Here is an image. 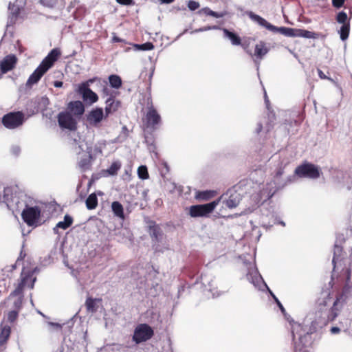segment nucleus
<instances>
[{
    "label": "nucleus",
    "instance_id": "1",
    "mask_svg": "<svg viewBox=\"0 0 352 352\" xmlns=\"http://www.w3.org/2000/svg\"><path fill=\"white\" fill-rule=\"evenodd\" d=\"M346 298V289L344 288L336 294L331 307L327 309V307L331 300V293L329 291H322L316 302L318 312L322 318L320 322L327 324L335 320L342 309Z\"/></svg>",
    "mask_w": 352,
    "mask_h": 352
},
{
    "label": "nucleus",
    "instance_id": "2",
    "mask_svg": "<svg viewBox=\"0 0 352 352\" xmlns=\"http://www.w3.org/2000/svg\"><path fill=\"white\" fill-rule=\"evenodd\" d=\"M60 55L61 52L58 48L52 50L41 61L38 67L30 76L26 82V87L31 88L32 85L36 84L43 76L54 65Z\"/></svg>",
    "mask_w": 352,
    "mask_h": 352
},
{
    "label": "nucleus",
    "instance_id": "3",
    "mask_svg": "<svg viewBox=\"0 0 352 352\" xmlns=\"http://www.w3.org/2000/svg\"><path fill=\"white\" fill-rule=\"evenodd\" d=\"M142 122L145 131L152 133L159 129L162 124V118L153 105L148 107L146 113L142 118Z\"/></svg>",
    "mask_w": 352,
    "mask_h": 352
},
{
    "label": "nucleus",
    "instance_id": "4",
    "mask_svg": "<svg viewBox=\"0 0 352 352\" xmlns=\"http://www.w3.org/2000/svg\"><path fill=\"white\" fill-rule=\"evenodd\" d=\"M223 196L205 204L192 205L189 207L188 214L192 218L208 217L219 204Z\"/></svg>",
    "mask_w": 352,
    "mask_h": 352
},
{
    "label": "nucleus",
    "instance_id": "5",
    "mask_svg": "<svg viewBox=\"0 0 352 352\" xmlns=\"http://www.w3.org/2000/svg\"><path fill=\"white\" fill-rule=\"evenodd\" d=\"M34 273L32 270L23 268L21 273L20 282L11 294L14 296L21 295L25 287L33 289L36 280V278L34 276Z\"/></svg>",
    "mask_w": 352,
    "mask_h": 352
},
{
    "label": "nucleus",
    "instance_id": "6",
    "mask_svg": "<svg viewBox=\"0 0 352 352\" xmlns=\"http://www.w3.org/2000/svg\"><path fill=\"white\" fill-rule=\"evenodd\" d=\"M281 34L289 37H303L307 38H325V35L320 32H311L303 29H296L287 27H282Z\"/></svg>",
    "mask_w": 352,
    "mask_h": 352
},
{
    "label": "nucleus",
    "instance_id": "7",
    "mask_svg": "<svg viewBox=\"0 0 352 352\" xmlns=\"http://www.w3.org/2000/svg\"><path fill=\"white\" fill-rule=\"evenodd\" d=\"M154 335V331L146 323L139 324L134 329L133 341L138 344L150 340Z\"/></svg>",
    "mask_w": 352,
    "mask_h": 352
},
{
    "label": "nucleus",
    "instance_id": "8",
    "mask_svg": "<svg viewBox=\"0 0 352 352\" xmlns=\"http://www.w3.org/2000/svg\"><path fill=\"white\" fill-rule=\"evenodd\" d=\"M302 330V327L299 324H295L292 326V336L294 344V352H306V348L311 343V335L308 333L300 335L298 341H295V331Z\"/></svg>",
    "mask_w": 352,
    "mask_h": 352
},
{
    "label": "nucleus",
    "instance_id": "9",
    "mask_svg": "<svg viewBox=\"0 0 352 352\" xmlns=\"http://www.w3.org/2000/svg\"><path fill=\"white\" fill-rule=\"evenodd\" d=\"M25 116L21 111L10 112L3 116L2 124L9 129H16L23 124Z\"/></svg>",
    "mask_w": 352,
    "mask_h": 352
},
{
    "label": "nucleus",
    "instance_id": "10",
    "mask_svg": "<svg viewBox=\"0 0 352 352\" xmlns=\"http://www.w3.org/2000/svg\"><path fill=\"white\" fill-rule=\"evenodd\" d=\"M295 174L299 177L317 179L320 177V170L316 165L305 162L296 168Z\"/></svg>",
    "mask_w": 352,
    "mask_h": 352
},
{
    "label": "nucleus",
    "instance_id": "11",
    "mask_svg": "<svg viewBox=\"0 0 352 352\" xmlns=\"http://www.w3.org/2000/svg\"><path fill=\"white\" fill-rule=\"evenodd\" d=\"M41 210L38 206H27L21 212L23 221L29 226H36L41 218Z\"/></svg>",
    "mask_w": 352,
    "mask_h": 352
},
{
    "label": "nucleus",
    "instance_id": "12",
    "mask_svg": "<svg viewBox=\"0 0 352 352\" xmlns=\"http://www.w3.org/2000/svg\"><path fill=\"white\" fill-rule=\"evenodd\" d=\"M94 82V79H89L81 83L78 89V92L82 96V100L85 102H89L90 104L98 100V95L89 88V84Z\"/></svg>",
    "mask_w": 352,
    "mask_h": 352
},
{
    "label": "nucleus",
    "instance_id": "13",
    "mask_svg": "<svg viewBox=\"0 0 352 352\" xmlns=\"http://www.w3.org/2000/svg\"><path fill=\"white\" fill-rule=\"evenodd\" d=\"M3 199L8 208L12 210V212H19L23 206V203L20 201L19 197L16 194H13L10 188L4 190Z\"/></svg>",
    "mask_w": 352,
    "mask_h": 352
},
{
    "label": "nucleus",
    "instance_id": "14",
    "mask_svg": "<svg viewBox=\"0 0 352 352\" xmlns=\"http://www.w3.org/2000/svg\"><path fill=\"white\" fill-rule=\"evenodd\" d=\"M58 122L60 128L69 131H76L78 126V119L69 112L61 111L57 116Z\"/></svg>",
    "mask_w": 352,
    "mask_h": 352
},
{
    "label": "nucleus",
    "instance_id": "15",
    "mask_svg": "<svg viewBox=\"0 0 352 352\" xmlns=\"http://www.w3.org/2000/svg\"><path fill=\"white\" fill-rule=\"evenodd\" d=\"M246 15L253 21L254 22L258 23L259 25L265 28L267 30L274 32H279L281 34L282 27H276L269 22H267L264 18L261 16L254 13L252 11H247L245 12Z\"/></svg>",
    "mask_w": 352,
    "mask_h": 352
},
{
    "label": "nucleus",
    "instance_id": "16",
    "mask_svg": "<svg viewBox=\"0 0 352 352\" xmlns=\"http://www.w3.org/2000/svg\"><path fill=\"white\" fill-rule=\"evenodd\" d=\"M65 111L79 120L85 113V106L80 100L71 101L67 104Z\"/></svg>",
    "mask_w": 352,
    "mask_h": 352
},
{
    "label": "nucleus",
    "instance_id": "17",
    "mask_svg": "<svg viewBox=\"0 0 352 352\" xmlns=\"http://www.w3.org/2000/svg\"><path fill=\"white\" fill-rule=\"evenodd\" d=\"M17 63V58L14 54H9L4 57L0 64V73L1 76L12 70Z\"/></svg>",
    "mask_w": 352,
    "mask_h": 352
},
{
    "label": "nucleus",
    "instance_id": "18",
    "mask_svg": "<svg viewBox=\"0 0 352 352\" xmlns=\"http://www.w3.org/2000/svg\"><path fill=\"white\" fill-rule=\"evenodd\" d=\"M104 118L103 109L100 107L92 109L87 116V121L91 125L98 126Z\"/></svg>",
    "mask_w": 352,
    "mask_h": 352
},
{
    "label": "nucleus",
    "instance_id": "19",
    "mask_svg": "<svg viewBox=\"0 0 352 352\" xmlns=\"http://www.w3.org/2000/svg\"><path fill=\"white\" fill-rule=\"evenodd\" d=\"M105 114L106 116H108L109 114H111L116 111L120 107V102L116 100L114 97H109L105 102Z\"/></svg>",
    "mask_w": 352,
    "mask_h": 352
},
{
    "label": "nucleus",
    "instance_id": "20",
    "mask_svg": "<svg viewBox=\"0 0 352 352\" xmlns=\"http://www.w3.org/2000/svg\"><path fill=\"white\" fill-rule=\"evenodd\" d=\"M241 201L240 194L234 192L233 193H230L228 198L223 200V204L225 206L229 208H236Z\"/></svg>",
    "mask_w": 352,
    "mask_h": 352
},
{
    "label": "nucleus",
    "instance_id": "21",
    "mask_svg": "<svg viewBox=\"0 0 352 352\" xmlns=\"http://www.w3.org/2000/svg\"><path fill=\"white\" fill-rule=\"evenodd\" d=\"M269 49L266 47L264 41H260L255 45L254 53L252 56H255L256 59L261 60L268 52Z\"/></svg>",
    "mask_w": 352,
    "mask_h": 352
},
{
    "label": "nucleus",
    "instance_id": "22",
    "mask_svg": "<svg viewBox=\"0 0 352 352\" xmlns=\"http://www.w3.org/2000/svg\"><path fill=\"white\" fill-rule=\"evenodd\" d=\"M73 223V218L69 215L66 214L64 217V221H59L56 227L54 228V232L55 233H57L56 229L57 228H61L63 230H66L69 227H70Z\"/></svg>",
    "mask_w": 352,
    "mask_h": 352
},
{
    "label": "nucleus",
    "instance_id": "23",
    "mask_svg": "<svg viewBox=\"0 0 352 352\" xmlns=\"http://www.w3.org/2000/svg\"><path fill=\"white\" fill-rule=\"evenodd\" d=\"M223 34L224 36L227 38H228L232 44L234 45H241V39L239 35H237L236 33L230 32L228 29H223Z\"/></svg>",
    "mask_w": 352,
    "mask_h": 352
},
{
    "label": "nucleus",
    "instance_id": "24",
    "mask_svg": "<svg viewBox=\"0 0 352 352\" xmlns=\"http://www.w3.org/2000/svg\"><path fill=\"white\" fill-rule=\"evenodd\" d=\"M11 334V327L8 324H0V340H3L6 343L10 338Z\"/></svg>",
    "mask_w": 352,
    "mask_h": 352
},
{
    "label": "nucleus",
    "instance_id": "25",
    "mask_svg": "<svg viewBox=\"0 0 352 352\" xmlns=\"http://www.w3.org/2000/svg\"><path fill=\"white\" fill-rule=\"evenodd\" d=\"M101 300V298H92L91 297H88L85 302L87 310L91 313L96 312L98 309L96 302H100Z\"/></svg>",
    "mask_w": 352,
    "mask_h": 352
},
{
    "label": "nucleus",
    "instance_id": "26",
    "mask_svg": "<svg viewBox=\"0 0 352 352\" xmlns=\"http://www.w3.org/2000/svg\"><path fill=\"white\" fill-rule=\"evenodd\" d=\"M111 208L112 211L116 217L122 219L124 218V208L120 202L113 201L111 204Z\"/></svg>",
    "mask_w": 352,
    "mask_h": 352
},
{
    "label": "nucleus",
    "instance_id": "27",
    "mask_svg": "<svg viewBox=\"0 0 352 352\" xmlns=\"http://www.w3.org/2000/svg\"><path fill=\"white\" fill-rule=\"evenodd\" d=\"M98 206V198L95 193H91L86 199V206L89 210L95 209Z\"/></svg>",
    "mask_w": 352,
    "mask_h": 352
},
{
    "label": "nucleus",
    "instance_id": "28",
    "mask_svg": "<svg viewBox=\"0 0 352 352\" xmlns=\"http://www.w3.org/2000/svg\"><path fill=\"white\" fill-rule=\"evenodd\" d=\"M109 80L110 85L113 88L118 89L122 86V79L118 75L112 74L109 76Z\"/></svg>",
    "mask_w": 352,
    "mask_h": 352
},
{
    "label": "nucleus",
    "instance_id": "29",
    "mask_svg": "<svg viewBox=\"0 0 352 352\" xmlns=\"http://www.w3.org/2000/svg\"><path fill=\"white\" fill-rule=\"evenodd\" d=\"M214 197V192L206 190V191H200L196 195V198L202 200L207 201Z\"/></svg>",
    "mask_w": 352,
    "mask_h": 352
},
{
    "label": "nucleus",
    "instance_id": "30",
    "mask_svg": "<svg viewBox=\"0 0 352 352\" xmlns=\"http://www.w3.org/2000/svg\"><path fill=\"white\" fill-rule=\"evenodd\" d=\"M203 11L206 15L211 16L215 18H222L228 14V12L226 11L217 12L211 10L208 8H204Z\"/></svg>",
    "mask_w": 352,
    "mask_h": 352
},
{
    "label": "nucleus",
    "instance_id": "31",
    "mask_svg": "<svg viewBox=\"0 0 352 352\" xmlns=\"http://www.w3.org/2000/svg\"><path fill=\"white\" fill-rule=\"evenodd\" d=\"M349 32L350 23L342 25L340 30V38L345 41L349 37Z\"/></svg>",
    "mask_w": 352,
    "mask_h": 352
},
{
    "label": "nucleus",
    "instance_id": "32",
    "mask_svg": "<svg viewBox=\"0 0 352 352\" xmlns=\"http://www.w3.org/2000/svg\"><path fill=\"white\" fill-rule=\"evenodd\" d=\"M121 168V164L119 162H114L111 164L109 168L107 170L110 175H115Z\"/></svg>",
    "mask_w": 352,
    "mask_h": 352
},
{
    "label": "nucleus",
    "instance_id": "33",
    "mask_svg": "<svg viewBox=\"0 0 352 352\" xmlns=\"http://www.w3.org/2000/svg\"><path fill=\"white\" fill-rule=\"evenodd\" d=\"M138 177L142 179H146L149 177L148 170L146 166H140L138 168Z\"/></svg>",
    "mask_w": 352,
    "mask_h": 352
},
{
    "label": "nucleus",
    "instance_id": "34",
    "mask_svg": "<svg viewBox=\"0 0 352 352\" xmlns=\"http://www.w3.org/2000/svg\"><path fill=\"white\" fill-rule=\"evenodd\" d=\"M135 47L136 49L142 51H149L154 49V45L151 42H146L143 44H136Z\"/></svg>",
    "mask_w": 352,
    "mask_h": 352
},
{
    "label": "nucleus",
    "instance_id": "35",
    "mask_svg": "<svg viewBox=\"0 0 352 352\" xmlns=\"http://www.w3.org/2000/svg\"><path fill=\"white\" fill-rule=\"evenodd\" d=\"M336 21L339 23H342V25L349 23V21H348L347 14L344 11L340 12L336 16Z\"/></svg>",
    "mask_w": 352,
    "mask_h": 352
},
{
    "label": "nucleus",
    "instance_id": "36",
    "mask_svg": "<svg viewBox=\"0 0 352 352\" xmlns=\"http://www.w3.org/2000/svg\"><path fill=\"white\" fill-rule=\"evenodd\" d=\"M150 234L151 237L157 239L160 234V228L157 226H150Z\"/></svg>",
    "mask_w": 352,
    "mask_h": 352
},
{
    "label": "nucleus",
    "instance_id": "37",
    "mask_svg": "<svg viewBox=\"0 0 352 352\" xmlns=\"http://www.w3.org/2000/svg\"><path fill=\"white\" fill-rule=\"evenodd\" d=\"M90 160L88 157L81 159L78 162L79 166L84 170L88 168Z\"/></svg>",
    "mask_w": 352,
    "mask_h": 352
},
{
    "label": "nucleus",
    "instance_id": "38",
    "mask_svg": "<svg viewBox=\"0 0 352 352\" xmlns=\"http://www.w3.org/2000/svg\"><path fill=\"white\" fill-rule=\"evenodd\" d=\"M18 318V312L16 311H10L8 314V320L10 323H13Z\"/></svg>",
    "mask_w": 352,
    "mask_h": 352
},
{
    "label": "nucleus",
    "instance_id": "39",
    "mask_svg": "<svg viewBox=\"0 0 352 352\" xmlns=\"http://www.w3.org/2000/svg\"><path fill=\"white\" fill-rule=\"evenodd\" d=\"M188 7L190 10H195L199 8V3L195 1L190 0L188 3Z\"/></svg>",
    "mask_w": 352,
    "mask_h": 352
},
{
    "label": "nucleus",
    "instance_id": "40",
    "mask_svg": "<svg viewBox=\"0 0 352 352\" xmlns=\"http://www.w3.org/2000/svg\"><path fill=\"white\" fill-rule=\"evenodd\" d=\"M56 0H40V3L47 7L52 8L56 4Z\"/></svg>",
    "mask_w": 352,
    "mask_h": 352
},
{
    "label": "nucleus",
    "instance_id": "41",
    "mask_svg": "<svg viewBox=\"0 0 352 352\" xmlns=\"http://www.w3.org/2000/svg\"><path fill=\"white\" fill-rule=\"evenodd\" d=\"M272 296L274 300H275V302H276L277 305L278 306L279 309H280L281 312L283 314H285V313H286L285 309L284 308V307L283 306L281 302L279 301V300L276 298V296L275 295L272 294Z\"/></svg>",
    "mask_w": 352,
    "mask_h": 352
},
{
    "label": "nucleus",
    "instance_id": "42",
    "mask_svg": "<svg viewBox=\"0 0 352 352\" xmlns=\"http://www.w3.org/2000/svg\"><path fill=\"white\" fill-rule=\"evenodd\" d=\"M117 3L123 6H133L135 2L133 0H116Z\"/></svg>",
    "mask_w": 352,
    "mask_h": 352
},
{
    "label": "nucleus",
    "instance_id": "43",
    "mask_svg": "<svg viewBox=\"0 0 352 352\" xmlns=\"http://www.w3.org/2000/svg\"><path fill=\"white\" fill-rule=\"evenodd\" d=\"M345 0H332V5L337 8H341L344 3Z\"/></svg>",
    "mask_w": 352,
    "mask_h": 352
},
{
    "label": "nucleus",
    "instance_id": "44",
    "mask_svg": "<svg viewBox=\"0 0 352 352\" xmlns=\"http://www.w3.org/2000/svg\"><path fill=\"white\" fill-rule=\"evenodd\" d=\"M318 73L319 77L321 79H327V80H330L331 82H334V80L331 78L327 76L322 70L318 69Z\"/></svg>",
    "mask_w": 352,
    "mask_h": 352
},
{
    "label": "nucleus",
    "instance_id": "45",
    "mask_svg": "<svg viewBox=\"0 0 352 352\" xmlns=\"http://www.w3.org/2000/svg\"><path fill=\"white\" fill-rule=\"evenodd\" d=\"M12 18H14L15 19L17 18L19 14V8H15L14 6H13V8H12Z\"/></svg>",
    "mask_w": 352,
    "mask_h": 352
},
{
    "label": "nucleus",
    "instance_id": "46",
    "mask_svg": "<svg viewBox=\"0 0 352 352\" xmlns=\"http://www.w3.org/2000/svg\"><path fill=\"white\" fill-rule=\"evenodd\" d=\"M284 173V168L282 166H280L278 168V169L276 171L275 177H280Z\"/></svg>",
    "mask_w": 352,
    "mask_h": 352
},
{
    "label": "nucleus",
    "instance_id": "47",
    "mask_svg": "<svg viewBox=\"0 0 352 352\" xmlns=\"http://www.w3.org/2000/svg\"><path fill=\"white\" fill-rule=\"evenodd\" d=\"M330 331L333 334L338 333L340 332V329L338 327H331Z\"/></svg>",
    "mask_w": 352,
    "mask_h": 352
},
{
    "label": "nucleus",
    "instance_id": "48",
    "mask_svg": "<svg viewBox=\"0 0 352 352\" xmlns=\"http://www.w3.org/2000/svg\"><path fill=\"white\" fill-rule=\"evenodd\" d=\"M7 343L2 340H0V351H2L6 349Z\"/></svg>",
    "mask_w": 352,
    "mask_h": 352
},
{
    "label": "nucleus",
    "instance_id": "49",
    "mask_svg": "<svg viewBox=\"0 0 352 352\" xmlns=\"http://www.w3.org/2000/svg\"><path fill=\"white\" fill-rule=\"evenodd\" d=\"M63 85V82L62 81H55L54 82V85L56 87H61Z\"/></svg>",
    "mask_w": 352,
    "mask_h": 352
},
{
    "label": "nucleus",
    "instance_id": "50",
    "mask_svg": "<svg viewBox=\"0 0 352 352\" xmlns=\"http://www.w3.org/2000/svg\"><path fill=\"white\" fill-rule=\"evenodd\" d=\"M162 3H170L173 2L175 0H160Z\"/></svg>",
    "mask_w": 352,
    "mask_h": 352
},
{
    "label": "nucleus",
    "instance_id": "51",
    "mask_svg": "<svg viewBox=\"0 0 352 352\" xmlns=\"http://www.w3.org/2000/svg\"><path fill=\"white\" fill-rule=\"evenodd\" d=\"M241 45L243 47V48L245 50H246V52H247L248 54H250L251 56H252V53H250V52H249V51L247 50V48H248V46H247V45H245V44H241Z\"/></svg>",
    "mask_w": 352,
    "mask_h": 352
},
{
    "label": "nucleus",
    "instance_id": "52",
    "mask_svg": "<svg viewBox=\"0 0 352 352\" xmlns=\"http://www.w3.org/2000/svg\"><path fill=\"white\" fill-rule=\"evenodd\" d=\"M50 324H51V325H52L54 327L61 328V325L59 324L58 323L51 322Z\"/></svg>",
    "mask_w": 352,
    "mask_h": 352
},
{
    "label": "nucleus",
    "instance_id": "53",
    "mask_svg": "<svg viewBox=\"0 0 352 352\" xmlns=\"http://www.w3.org/2000/svg\"><path fill=\"white\" fill-rule=\"evenodd\" d=\"M332 263H333L334 265L336 264V261H335V258H334V257H333V258Z\"/></svg>",
    "mask_w": 352,
    "mask_h": 352
},
{
    "label": "nucleus",
    "instance_id": "54",
    "mask_svg": "<svg viewBox=\"0 0 352 352\" xmlns=\"http://www.w3.org/2000/svg\"><path fill=\"white\" fill-rule=\"evenodd\" d=\"M0 78H1V74L0 73Z\"/></svg>",
    "mask_w": 352,
    "mask_h": 352
}]
</instances>
